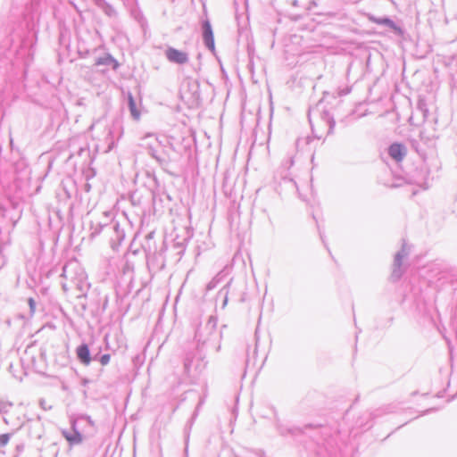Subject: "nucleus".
<instances>
[{
  "label": "nucleus",
  "mask_w": 457,
  "mask_h": 457,
  "mask_svg": "<svg viewBox=\"0 0 457 457\" xmlns=\"http://www.w3.org/2000/svg\"><path fill=\"white\" fill-rule=\"evenodd\" d=\"M9 440H10L9 434L0 435V445L1 446L6 445L8 444Z\"/></svg>",
  "instance_id": "7"
},
{
  "label": "nucleus",
  "mask_w": 457,
  "mask_h": 457,
  "mask_svg": "<svg viewBox=\"0 0 457 457\" xmlns=\"http://www.w3.org/2000/svg\"><path fill=\"white\" fill-rule=\"evenodd\" d=\"M165 55L169 62L177 64H184L188 62L187 54L174 47H169L165 52Z\"/></svg>",
  "instance_id": "1"
},
{
  "label": "nucleus",
  "mask_w": 457,
  "mask_h": 457,
  "mask_svg": "<svg viewBox=\"0 0 457 457\" xmlns=\"http://www.w3.org/2000/svg\"><path fill=\"white\" fill-rule=\"evenodd\" d=\"M77 355L84 365H88L90 363V352L87 345H81L77 348Z\"/></svg>",
  "instance_id": "4"
},
{
  "label": "nucleus",
  "mask_w": 457,
  "mask_h": 457,
  "mask_svg": "<svg viewBox=\"0 0 457 457\" xmlns=\"http://www.w3.org/2000/svg\"><path fill=\"white\" fill-rule=\"evenodd\" d=\"M29 307L31 309V312H34L35 309H36V303H35V301H34L33 298H29Z\"/></svg>",
  "instance_id": "9"
},
{
  "label": "nucleus",
  "mask_w": 457,
  "mask_h": 457,
  "mask_svg": "<svg viewBox=\"0 0 457 457\" xmlns=\"http://www.w3.org/2000/svg\"><path fill=\"white\" fill-rule=\"evenodd\" d=\"M110 359H111L110 354H104V355L101 357V359H100V363H101L102 365H106V364H108V363H109Z\"/></svg>",
  "instance_id": "8"
},
{
  "label": "nucleus",
  "mask_w": 457,
  "mask_h": 457,
  "mask_svg": "<svg viewBox=\"0 0 457 457\" xmlns=\"http://www.w3.org/2000/svg\"><path fill=\"white\" fill-rule=\"evenodd\" d=\"M129 109H130V112H131L132 116L135 119H138L139 116H140V112L137 109L136 103H135L134 98H133V96L131 95L129 96Z\"/></svg>",
  "instance_id": "5"
},
{
  "label": "nucleus",
  "mask_w": 457,
  "mask_h": 457,
  "mask_svg": "<svg viewBox=\"0 0 457 457\" xmlns=\"http://www.w3.org/2000/svg\"><path fill=\"white\" fill-rule=\"evenodd\" d=\"M204 39L208 48L214 50V37L209 22L204 24Z\"/></svg>",
  "instance_id": "3"
},
{
  "label": "nucleus",
  "mask_w": 457,
  "mask_h": 457,
  "mask_svg": "<svg viewBox=\"0 0 457 457\" xmlns=\"http://www.w3.org/2000/svg\"><path fill=\"white\" fill-rule=\"evenodd\" d=\"M371 21L377 24H384V25H387L389 26L390 28L395 29V30H398L399 29L396 27V25L395 24V22L393 21H391L390 19H387V18H385V19H371Z\"/></svg>",
  "instance_id": "6"
},
{
  "label": "nucleus",
  "mask_w": 457,
  "mask_h": 457,
  "mask_svg": "<svg viewBox=\"0 0 457 457\" xmlns=\"http://www.w3.org/2000/svg\"><path fill=\"white\" fill-rule=\"evenodd\" d=\"M388 152L389 155L397 162H401L406 154L404 146L402 144L398 143L391 145L388 149Z\"/></svg>",
  "instance_id": "2"
}]
</instances>
